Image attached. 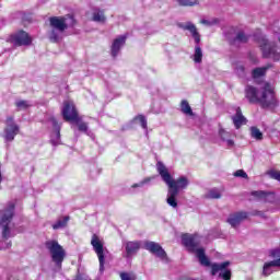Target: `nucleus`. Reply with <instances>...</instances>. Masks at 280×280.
Listing matches in <instances>:
<instances>
[{"label": "nucleus", "instance_id": "f257e3e1", "mask_svg": "<svg viewBox=\"0 0 280 280\" xmlns=\"http://www.w3.org/2000/svg\"><path fill=\"white\" fill-rule=\"evenodd\" d=\"M156 170L162 180L168 187L166 196L167 205L173 209H177L178 200L176 198L178 197L179 191H182L186 187H189V179L185 176H180L177 179L172 178L170 171H167V167H165V164H163L162 162H158Z\"/></svg>", "mask_w": 280, "mask_h": 280}, {"label": "nucleus", "instance_id": "f03ea898", "mask_svg": "<svg viewBox=\"0 0 280 280\" xmlns=\"http://www.w3.org/2000/svg\"><path fill=\"white\" fill-rule=\"evenodd\" d=\"M245 97L250 104H260L262 108H275L278 104L277 96H275V90H272V86L268 83L259 90L248 85L245 89Z\"/></svg>", "mask_w": 280, "mask_h": 280}, {"label": "nucleus", "instance_id": "7ed1b4c3", "mask_svg": "<svg viewBox=\"0 0 280 280\" xmlns=\"http://www.w3.org/2000/svg\"><path fill=\"white\" fill-rule=\"evenodd\" d=\"M182 242L189 253H194V255H196L201 266H206L207 268L211 266L209 257H207V254H205V248L200 247V236L185 234L182 237Z\"/></svg>", "mask_w": 280, "mask_h": 280}, {"label": "nucleus", "instance_id": "20e7f679", "mask_svg": "<svg viewBox=\"0 0 280 280\" xmlns=\"http://www.w3.org/2000/svg\"><path fill=\"white\" fill-rule=\"evenodd\" d=\"M12 218H14V203H10L7 209L0 211V226L2 228V240L0 242V248H11L12 242H7L10 240V222H12Z\"/></svg>", "mask_w": 280, "mask_h": 280}, {"label": "nucleus", "instance_id": "39448f33", "mask_svg": "<svg viewBox=\"0 0 280 280\" xmlns=\"http://www.w3.org/2000/svg\"><path fill=\"white\" fill-rule=\"evenodd\" d=\"M46 248L49 250L54 264H56L58 268H61L62 261H65V257L67 255L65 253V248H62L57 241H47Z\"/></svg>", "mask_w": 280, "mask_h": 280}, {"label": "nucleus", "instance_id": "423d86ee", "mask_svg": "<svg viewBox=\"0 0 280 280\" xmlns=\"http://www.w3.org/2000/svg\"><path fill=\"white\" fill-rule=\"evenodd\" d=\"M49 23L52 30L65 32V30H69V27H73L75 25V19L71 15L54 16L49 19Z\"/></svg>", "mask_w": 280, "mask_h": 280}, {"label": "nucleus", "instance_id": "0eeeda50", "mask_svg": "<svg viewBox=\"0 0 280 280\" xmlns=\"http://www.w3.org/2000/svg\"><path fill=\"white\" fill-rule=\"evenodd\" d=\"M259 44L265 58H271L272 60L280 59V48L278 46L268 43V39L264 37L259 40Z\"/></svg>", "mask_w": 280, "mask_h": 280}, {"label": "nucleus", "instance_id": "6e6552de", "mask_svg": "<svg viewBox=\"0 0 280 280\" xmlns=\"http://www.w3.org/2000/svg\"><path fill=\"white\" fill-rule=\"evenodd\" d=\"M91 245L94 248L100 261V270L104 271L105 254H104V241L96 234L92 235Z\"/></svg>", "mask_w": 280, "mask_h": 280}, {"label": "nucleus", "instance_id": "1a4fd4ad", "mask_svg": "<svg viewBox=\"0 0 280 280\" xmlns=\"http://www.w3.org/2000/svg\"><path fill=\"white\" fill-rule=\"evenodd\" d=\"M231 261H224L222 264H212L211 265V275L215 277L218 275L219 279L231 280Z\"/></svg>", "mask_w": 280, "mask_h": 280}, {"label": "nucleus", "instance_id": "9d476101", "mask_svg": "<svg viewBox=\"0 0 280 280\" xmlns=\"http://www.w3.org/2000/svg\"><path fill=\"white\" fill-rule=\"evenodd\" d=\"M10 42L14 47H27L32 45V37L27 32L20 31L11 36Z\"/></svg>", "mask_w": 280, "mask_h": 280}, {"label": "nucleus", "instance_id": "9b49d317", "mask_svg": "<svg viewBox=\"0 0 280 280\" xmlns=\"http://www.w3.org/2000/svg\"><path fill=\"white\" fill-rule=\"evenodd\" d=\"M19 125H16V122H14V118L13 117H8L5 120V128H4V140L5 141H14V137H16V135H19Z\"/></svg>", "mask_w": 280, "mask_h": 280}, {"label": "nucleus", "instance_id": "f8f14e48", "mask_svg": "<svg viewBox=\"0 0 280 280\" xmlns=\"http://www.w3.org/2000/svg\"><path fill=\"white\" fill-rule=\"evenodd\" d=\"M63 119L66 121H78V110L73 101H66L62 108Z\"/></svg>", "mask_w": 280, "mask_h": 280}, {"label": "nucleus", "instance_id": "ddd939ff", "mask_svg": "<svg viewBox=\"0 0 280 280\" xmlns=\"http://www.w3.org/2000/svg\"><path fill=\"white\" fill-rule=\"evenodd\" d=\"M144 248L145 250H149V253H152V255H155V257H159L160 259H165V257H167L165 249H163V247H161L159 243L145 242Z\"/></svg>", "mask_w": 280, "mask_h": 280}, {"label": "nucleus", "instance_id": "4468645a", "mask_svg": "<svg viewBox=\"0 0 280 280\" xmlns=\"http://www.w3.org/2000/svg\"><path fill=\"white\" fill-rule=\"evenodd\" d=\"M48 124L54 128V132L50 137V143L54 145H60V125L58 124V120H56L55 117H50Z\"/></svg>", "mask_w": 280, "mask_h": 280}, {"label": "nucleus", "instance_id": "2eb2a0df", "mask_svg": "<svg viewBox=\"0 0 280 280\" xmlns=\"http://www.w3.org/2000/svg\"><path fill=\"white\" fill-rule=\"evenodd\" d=\"M180 30H185L187 32H190L196 45H200V33H198V28L194 25L191 22H186L178 24Z\"/></svg>", "mask_w": 280, "mask_h": 280}, {"label": "nucleus", "instance_id": "dca6fc26", "mask_svg": "<svg viewBox=\"0 0 280 280\" xmlns=\"http://www.w3.org/2000/svg\"><path fill=\"white\" fill-rule=\"evenodd\" d=\"M246 218H248V213L246 212H236L234 214H231L228 218V223L235 229L236 226H240V224H242V222H244V220H246Z\"/></svg>", "mask_w": 280, "mask_h": 280}, {"label": "nucleus", "instance_id": "f3484780", "mask_svg": "<svg viewBox=\"0 0 280 280\" xmlns=\"http://www.w3.org/2000/svg\"><path fill=\"white\" fill-rule=\"evenodd\" d=\"M252 196L257 200H261L262 202H275V194L266 192L264 190H256L252 192Z\"/></svg>", "mask_w": 280, "mask_h": 280}, {"label": "nucleus", "instance_id": "a211bd4d", "mask_svg": "<svg viewBox=\"0 0 280 280\" xmlns=\"http://www.w3.org/2000/svg\"><path fill=\"white\" fill-rule=\"evenodd\" d=\"M126 255L125 257H132V255H136L138 253L139 248H141V243L138 241L135 242H126L124 243Z\"/></svg>", "mask_w": 280, "mask_h": 280}, {"label": "nucleus", "instance_id": "6ab92c4d", "mask_svg": "<svg viewBox=\"0 0 280 280\" xmlns=\"http://www.w3.org/2000/svg\"><path fill=\"white\" fill-rule=\"evenodd\" d=\"M232 121L237 129L242 128V126L246 124V117H244L240 107L236 108V114L232 117Z\"/></svg>", "mask_w": 280, "mask_h": 280}, {"label": "nucleus", "instance_id": "aec40b11", "mask_svg": "<svg viewBox=\"0 0 280 280\" xmlns=\"http://www.w3.org/2000/svg\"><path fill=\"white\" fill-rule=\"evenodd\" d=\"M92 21H94V23H106V14L104 13V10L94 8L92 10Z\"/></svg>", "mask_w": 280, "mask_h": 280}, {"label": "nucleus", "instance_id": "412c9836", "mask_svg": "<svg viewBox=\"0 0 280 280\" xmlns=\"http://www.w3.org/2000/svg\"><path fill=\"white\" fill-rule=\"evenodd\" d=\"M122 45H126V36H119L116 38L112 45V56L115 58L119 54Z\"/></svg>", "mask_w": 280, "mask_h": 280}, {"label": "nucleus", "instance_id": "4be33fe9", "mask_svg": "<svg viewBox=\"0 0 280 280\" xmlns=\"http://www.w3.org/2000/svg\"><path fill=\"white\" fill-rule=\"evenodd\" d=\"M275 268H277L276 260L265 262L262 266V277H270L275 272Z\"/></svg>", "mask_w": 280, "mask_h": 280}, {"label": "nucleus", "instance_id": "5701e85b", "mask_svg": "<svg viewBox=\"0 0 280 280\" xmlns=\"http://www.w3.org/2000/svg\"><path fill=\"white\" fill-rule=\"evenodd\" d=\"M62 34H65V31H59L57 28L50 27V32L48 33V36L51 43H58V40L62 38Z\"/></svg>", "mask_w": 280, "mask_h": 280}, {"label": "nucleus", "instance_id": "b1692460", "mask_svg": "<svg viewBox=\"0 0 280 280\" xmlns=\"http://www.w3.org/2000/svg\"><path fill=\"white\" fill-rule=\"evenodd\" d=\"M194 62H197V65H200L202 62V48L197 44L195 46V54L192 56Z\"/></svg>", "mask_w": 280, "mask_h": 280}, {"label": "nucleus", "instance_id": "393cba45", "mask_svg": "<svg viewBox=\"0 0 280 280\" xmlns=\"http://www.w3.org/2000/svg\"><path fill=\"white\" fill-rule=\"evenodd\" d=\"M15 106L18 110H27V108H31L32 103L25 100H18L15 101Z\"/></svg>", "mask_w": 280, "mask_h": 280}, {"label": "nucleus", "instance_id": "a878e982", "mask_svg": "<svg viewBox=\"0 0 280 280\" xmlns=\"http://www.w3.org/2000/svg\"><path fill=\"white\" fill-rule=\"evenodd\" d=\"M180 110L182 113H184V115H189L190 117H192L194 115V110H191V106L189 105V102L187 101H182L180 103Z\"/></svg>", "mask_w": 280, "mask_h": 280}, {"label": "nucleus", "instance_id": "bb28decb", "mask_svg": "<svg viewBox=\"0 0 280 280\" xmlns=\"http://www.w3.org/2000/svg\"><path fill=\"white\" fill-rule=\"evenodd\" d=\"M69 223V217L60 218L55 224H52L54 231H58V229H65Z\"/></svg>", "mask_w": 280, "mask_h": 280}, {"label": "nucleus", "instance_id": "cd10ccee", "mask_svg": "<svg viewBox=\"0 0 280 280\" xmlns=\"http://www.w3.org/2000/svg\"><path fill=\"white\" fill-rule=\"evenodd\" d=\"M250 135L253 139H256V141H261L264 139V133L257 127L250 128Z\"/></svg>", "mask_w": 280, "mask_h": 280}, {"label": "nucleus", "instance_id": "c85d7f7f", "mask_svg": "<svg viewBox=\"0 0 280 280\" xmlns=\"http://www.w3.org/2000/svg\"><path fill=\"white\" fill-rule=\"evenodd\" d=\"M268 69H270V67H268V66L254 69L253 78H261V77L266 75V71H268Z\"/></svg>", "mask_w": 280, "mask_h": 280}, {"label": "nucleus", "instance_id": "c756f323", "mask_svg": "<svg viewBox=\"0 0 280 280\" xmlns=\"http://www.w3.org/2000/svg\"><path fill=\"white\" fill-rule=\"evenodd\" d=\"M206 198L218 200L219 198H222V194H220V190L213 188L207 192Z\"/></svg>", "mask_w": 280, "mask_h": 280}, {"label": "nucleus", "instance_id": "7c9ffc66", "mask_svg": "<svg viewBox=\"0 0 280 280\" xmlns=\"http://www.w3.org/2000/svg\"><path fill=\"white\" fill-rule=\"evenodd\" d=\"M136 124H140V126L147 130L148 129V120L145 119V116L139 115L135 118Z\"/></svg>", "mask_w": 280, "mask_h": 280}, {"label": "nucleus", "instance_id": "2f4dec72", "mask_svg": "<svg viewBox=\"0 0 280 280\" xmlns=\"http://www.w3.org/2000/svg\"><path fill=\"white\" fill-rule=\"evenodd\" d=\"M73 121H75L80 132H88L89 125H86V122L80 121V118H77V120H73Z\"/></svg>", "mask_w": 280, "mask_h": 280}, {"label": "nucleus", "instance_id": "473e14b6", "mask_svg": "<svg viewBox=\"0 0 280 280\" xmlns=\"http://www.w3.org/2000/svg\"><path fill=\"white\" fill-rule=\"evenodd\" d=\"M248 36L244 32H240L234 39L235 43H247Z\"/></svg>", "mask_w": 280, "mask_h": 280}, {"label": "nucleus", "instance_id": "72a5a7b5", "mask_svg": "<svg viewBox=\"0 0 280 280\" xmlns=\"http://www.w3.org/2000/svg\"><path fill=\"white\" fill-rule=\"evenodd\" d=\"M120 279L121 280H137V276H135V273L121 272Z\"/></svg>", "mask_w": 280, "mask_h": 280}, {"label": "nucleus", "instance_id": "f704fd0d", "mask_svg": "<svg viewBox=\"0 0 280 280\" xmlns=\"http://www.w3.org/2000/svg\"><path fill=\"white\" fill-rule=\"evenodd\" d=\"M150 180H152V177H147L142 182H140L138 184H133L131 187H132V189H137V187H143V185H148V183H150Z\"/></svg>", "mask_w": 280, "mask_h": 280}, {"label": "nucleus", "instance_id": "c9c22d12", "mask_svg": "<svg viewBox=\"0 0 280 280\" xmlns=\"http://www.w3.org/2000/svg\"><path fill=\"white\" fill-rule=\"evenodd\" d=\"M201 25H207L208 27H211V25L218 24V20L212 19V20H201L200 21Z\"/></svg>", "mask_w": 280, "mask_h": 280}, {"label": "nucleus", "instance_id": "e433bc0d", "mask_svg": "<svg viewBox=\"0 0 280 280\" xmlns=\"http://www.w3.org/2000/svg\"><path fill=\"white\" fill-rule=\"evenodd\" d=\"M234 176L236 178H248V174H246V172H244V170H238L234 173Z\"/></svg>", "mask_w": 280, "mask_h": 280}, {"label": "nucleus", "instance_id": "4c0bfd02", "mask_svg": "<svg viewBox=\"0 0 280 280\" xmlns=\"http://www.w3.org/2000/svg\"><path fill=\"white\" fill-rule=\"evenodd\" d=\"M219 135L223 141H226V139L231 137V133L226 132L224 129H220Z\"/></svg>", "mask_w": 280, "mask_h": 280}, {"label": "nucleus", "instance_id": "58836bf2", "mask_svg": "<svg viewBox=\"0 0 280 280\" xmlns=\"http://www.w3.org/2000/svg\"><path fill=\"white\" fill-rule=\"evenodd\" d=\"M269 176H271V178H273L275 180H279V183H280V172L279 171H271L269 173Z\"/></svg>", "mask_w": 280, "mask_h": 280}, {"label": "nucleus", "instance_id": "ea45409f", "mask_svg": "<svg viewBox=\"0 0 280 280\" xmlns=\"http://www.w3.org/2000/svg\"><path fill=\"white\" fill-rule=\"evenodd\" d=\"M269 176H271V178H273L275 180H279V183H280V172L279 171H271L269 173Z\"/></svg>", "mask_w": 280, "mask_h": 280}, {"label": "nucleus", "instance_id": "a19ab883", "mask_svg": "<svg viewBox=\"0 0 280 280\" xmlns=\"http://www.w3.org/2000/svg\"><path fill=\"white\" fill-rule=\"evenodd\" d=\"M179 5H194L190 0H176Z\"/></svg>", "mask_w": 280, "mask_h": 280}, {"label": "nucleus", "instance_id": "79ce46f5", "mask_svg": "<svg viewBox=\"0 0 280 280\" xmlns=\"http://www.w3.org/2000/svg\"><path fill=\"white\" fill-rule=\"evenodd\" d=\"M235 71L236 73H238V75H241V73L244 72V66L242 65L236 66Z\"/></svg>", "mask_w": 280, "mask_h": 280}, {"label": "nucleus", "instance_id": "37998d69", "mask_svg": "<svg viewBox=\"0 0 280 280\" xmlns=\"http://www.w3.org/2000/svg\"><path fill=\"white\" fill-rule=\"evenodd\" d=\"M224 141H225V143L229 148H233V145H235V142L233 140L229 139V138Z\"/></svg>", "mask_w": 280, "mask_h": 280}, {"label": "nucleus", "instance_id": "c03bdc74", "mask_svg": "<svg viewBox=\"0 0 280 280\" xmlns=\"http://www.w3.org/2000/svg\"><path fill=\"white\" fill-rule=\"evenodd\" d=\"M271 257H280V250L279 249H273L271 252Z\"/></svg>", "mask_w": 280, "mask_h": 280}]
</instances>
